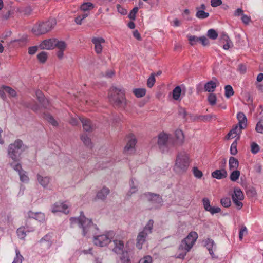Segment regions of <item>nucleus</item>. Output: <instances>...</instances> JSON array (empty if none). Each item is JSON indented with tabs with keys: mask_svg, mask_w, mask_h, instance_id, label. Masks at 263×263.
Here are the masks:
<instances>
[{
	"mask_svg": "<svg viewBox=\"0 0 263 263\" xmlns=\"http://www.w3.org/2000/svg\"><path fill=\"white\" fill-rule=\"evenodd\" d=\"M130 189L128 193H127V195L128 196H132V195L133 193H136L138 189H137V184H135L134 183V181L133 179H132L130 182Z\"/></svg>",
	"mask_w": 263,
	"mask_h": 263,
	"instance_id": "58836bf2",
	"label": "nucleus"
},
{
	"mask_svg": "<svg viewBox=\"0 0 263 263\" xmlns=\"http://www.w3.org/2000/svg\"><path fill=\"white\" fill-rule=\"evenodd\" d=\"M51 211L54 213L61 212L67 214L69 213L68 206L65 202H57L52 206Z\"/></svg>",
	"mask_w": 263,
	"mask_h": 263,
	"instance_id": "9b49d317",
	"label": "nucleus"
},
{
	"mask_svg": "<svg viewBox=\"0 0 263 263\" xmlns=\"http://www.w3.org/2000/svg\"><path fill=\"white\" fill-rule=\"evenodd\" d=\"M190 14V11L188 9H185L183 12L182 15L184 17L185 16H187L186 19L187 20H191V18L189 16Z\"/></svg>",
	"mask_w": 263,
	"mask_h": 263,
	"instance_id": "774afa93",
	"label": "nucleus"
},
{
	"mask_svg": "<svg viewBox=\"0 0 263 263\" xmlns=\"http://www.w3.org/2000/svg\"><path fill=\"white\" fill-rule=\"evenodd\" d=\"M20 178L22 182H27L29 180L28 177L25 174V172L23 171L19 174Z\"/></svg>",
	"mask_w": 263,
	"mask_h": 263,
	"instance_id": "052dcab7",
	"label": "nucleus"
},
{
	"mask_svg": "<svg viewBox=\"0 0 263 263\" xmlns=\"http://www.w3.org/2000/svg\"><path fill=\"white\" fill-rule=\"evenodd\" d=\"M55 39H50L42 42L40 46L42 49L50 50L55 48Z\"/></svg>",
	"mask_w": 263,
	"mask_h": 263,
	"instance_id": "a211bd4d",
	"label": "nucleus"
},
{
	"mask_svg": "<svg viewBox=\"0 0 263 263\" xmlns=\"http://www.w3.org/2000/svg\"><path fill=\"white\" fill-rule=\"evenodd\" d=\"M256 130L259 133H263V120L259 121L256 126Z\"/></svg>",
	"mask_w": 263,
	"mask_h": 263,
	"instance_id": "bf43d9fd",
	"label": "nucleus"
},
{
	"mask_svg": "<svg viewBox=\"0 0 263 263\" xmlns=\"http://www.w3.org/2000/svg\"><path fill=\"white\" fill-rule=\"evenodd\" d=\"M224 90H225L224 95H225L226 97L227 98H230L231 96H233L234 94V91L232 87L230 85H226L224 87Z\"/></svg>",
	"mask_w": 263,
	"mask_h": 263,
	"instance_id": "72a5a7b5",
	"label": "nucleus"
},
{
	"mask_svg": "<svg viewBox=\"0 0 263 263\" xmlns=\"http://www.w3.org/2000/svg\"><path fill=\"white\" fill-rule=\"evenodd\" d=\"M207 36L212 40H215L218 37V33L214 29H210L207 32Z\"/></svg>",
	"mask_w": 263,
	"mask_h": 263,
	"instance_id": "a19ab883",
	"label": "nucleus"
},
{
	"mask_svg": "<svg viewBox=\"0 0 263 263\" xmlns=\"http://www.w3.org/2000/svg\"><path fill=\"white\" fill-rule=\"evenodd\" d=\"M244 198L243 192L240 189H236L234 190V194L232 195V200L238 209H240L243 204L241 202Z\"/></svg>",
	"mask_w": 263,
	"mask_h": 263,
	"instance_id": "9d476101",
	"label": "nucleus"
},
{
	"mask_svg": "<svg viewBox=\"0 0 263 263\" xmlns=\"http://www.w3.org/2000/svg\"><path fill=\"white\" fill-rule=\"evenodd\" d=\"M154 221L149 220L144 228L143 231L139 232L137 237L136 247L138 249H141L143 243L145 242L147 236L151 234L153 229Z\"/></svg>",
	"mask_w": 263,
	"mask_h": 263,
	"instance_id": "0eeeda50",
	"label": "nucleus"
},
{
	"mask_svg": "<svg viewBox=\"0 0 263 263\" xmlns=\"http://www.w3.org/2000/svg\"><path fill=\"white\" fill-rule=\"evenodd\" d=\"M153 259L150 256H145L141 258L138 263H152Z\"/></svg>",
	"mask_w": 263,
	"mask_h": 263,
	"instance_id": "4d7b16f0",
	"label": "nucleus"
},
{
	"mask_svg": "<svg viewBox=\"0 0 263 263\" xmlns=\"http://www.w3.org/2000/svg\"><path fill=\"white\" fill-rule=\"evenodd\" d=\"M220 41L223 44V48L224 50H228L233 46V43L229 36L226 34H222L220 36Z\"/></svg>",
	"mask_w": 263,
	"mask_h": 263,
	"instance_id": "f3484780",
	"label": "nucleus"
},
{
	"mask_svg": "<svg viewBox=\"0 0 263 263\" xmlns=\"http://www.w3.org/2000/svg\"><path fill=\"white\" fill-rule=\"evenodd\" d=\"M193 173L194 176L198 179H200L203 176L202 172L199 170L197 167H194L193 168Z\"/></svg>",
	"mask_w": 263,
	"mask_h": 263,
	"instance_id": "09e8293b",
	"label": "nucleus"
},
{
	"mask_svg": "<svg viewBox=\"0 0 263 263\" xmlns=\"http://www.w3.org/2000/svg\"><path fill=\"white\" fill-rule=\"evenodd\" d=\"M169 139V135L161 132L158 135L157 138H154L153 139V141H157L159 148L162 153H164L168 150Z\"/></svg>",
	"mask_w": 263,
	"mask_h": 263,
	"instance_id": "6e6552de",
	"label": "nucleus"
},
{
	"mask_svg": "<svg viewBox=\"0 0 263 263\" xmlns=\"http://www.w3.org/2000/svg\"><path fill=\"white\" fill-rule=\"evenodd\" d=\"M222 0H211V5L213 7H216L222 4Z\"/></svg>",
	"mask_w": 263,
	"mask_h": 263,
	"instance_id": "69168bd1",
	"label": "nucleus"
},
{
	"mask_svg": "<svg viewBox=\"0 0 263 263\" xmlns=\"http://www.w3.org/2000/svg\"><path fill=\"white\" fill-rule=\"evenodd\" d=\"M244 128L240 126L236 125L234 128H232L230 132L228 134L227 137L228 139H232L236 137L238 135H239L242 129Z\"/></svg>",
	"mask_w": 263,
	"mask_h": 263,
	"instance_id": "b1692460",
	"label": "nucleus"
},
{
	"mask_svg": "<svg viewBox=\"0 0 263 263\" xmlns=\"http://www.w3.org/2000/svg\"><path fill=\"white\" fill-rule=\"evenodd\" d=\"M44 118L53 126H56L58 125V122L50 115L44 114Z\"/></svg>",
	"mask_w": 263,
	"mask_h": 263,
	"instance_id": "4c0bfd02",
	"label": "nucleus"
},
{
	"mask_svg": "<svg viewBox=\"0 0 263 263\" xmlns=\"http://www.w3.org/2000/svg\"><path fill=\"white\" fill-rule=\"evenodd\" d=\"M128 138L129 139L124 148V152L125 153H128L130 150L134 149L137 143L136 138L134 135H129Z\"/></svg>",
	"mask_w": 263,
	"mask_h": 263,
	"instance_id": "dca6fc26",
	"label": "nucleus"
},
{
	"mask_svg": "<svg viewBox=\"0 0 263 263\" xmlns=\"http://www.w3.org/2000/svg\"><path fill=\"white\" fill-rule=\"evenodd\" d=\"M248 233L247 228L246 226H243L239 231V237L240 240H242L244 235L247 234Z\"/></svg>",
	"mask_w": 263,
	"mask_h": 263,
	"instance_id": "13d9d810",
	"label": "nucleus"
},
{
	"mask_svg": "<svg viewBox=\"0 0 263 263\" xmlns=\"http://www.w3.org/2000/svg\"><path fill=\"white\" fill-rule=\"evenodd\" d=\"M196 16L199 19H205L209 16V13L204 10H198L196 13Z\"/></svg>",
	"mask_w": 263,
	"mask_h": 263,
	"instance_id": "e433bc0d",
	"label": "nucleus"
},
{
	"mask_svg": "<svg viewBox=\"0 0 263 263\" xmlns=\"http://www.w3.org/2000/svg\"><path fill=\"white\" fill-rule=\"evenodd\" d=\"M113 243L114 245V247L112 249L114 252L117 254H120L123 252L124 246L123 241L115 239L113 240Z\"/></svg>",
	"mask_w": 263,
	"mask_h": 263,
	"instance_id": "aec40b11",
	"label": "nucleus"
},
{
	"mask_svg": "<svg viewBox=\"0 0 263 263\" xmlns=\"http://www.w3.org/2000/svg\"><path fill=\"white\" fill-rule=\"evenodd\" d=\"M203 205L205 211L209 212L213 215L220 212L221 209L219 207H212L210 205V202L208 198H204L202 199Z\"/></svg>",
	"mask_w": 263,
	"mask_h": 263,
	"instance_id": "f8f14e48",
	"label": "nucleus"
},
{
	"mask_svg": "<svg viewBox=\"0 0 263 263\" xmlns=\"http://www.w3.org/2000/svg\"><path fill=\"white\" fill-rule=\"evenodd\" d=\"M239 166L238 160L234 157H230L229 160V167L231 171L236 170Z\"/></svg>",
	"mask_w": 263,
	"mask_h": 263,
	"instance_id": "393cba45",
	"label": "nucleus"
},
{
	"mask_svg": "<svg viewBox=\"0 0 263 263\" xmlns=\"http://www.w3.org/2000/svg\"><path fill=\"white\" fill-rule=\"evenodd\" d=\"M205 246L208 249L209 253L213 258H216L217 257L214 254V250L216 249V245L214 240L208 238L205 240Z\"/></svg>",
	"mask_w": 263,
	"mask_h": 263,
	"instance_id": "2eb2a0df",
	"label": "nucleus"
},
{
	"mask_svg": "<svg viewBox=\"0 0 263 263\" xmlns=\"http://www.w3.org/2000/svg\"><path fill=\"white\" fill-rule=\"evenodd\" d=\"M212 176L217 179H221L227 177V172L224 168L216 170L212 173Z\"/></svg>",
	"mask_w": 263,
	"mask_h": 263,
	"instance_id": "6ab92c4d",
	"label": "nucleus"
},
{
	"mask_svg": "<svg viewBox=\"0 0 263 263\" xmlns=\"http://www.w3.org/2000/svg\"><path fill=\"white\" fill-rule=\"evenodd\" d=\"M25 217L27 219L33 218L41 222H43L45 221V215L42 212L34 213L32 211H29L26 214Z\"/></svg>",
	"mask_w": 263,
	"mask_h": 263,
	"instance_id": "ddd939ff",
	"label": "nucleus"
},
{
	"mask_svg": "<svg viewBox=\"0 0 263 263\" xmlns=\"http://www.w3.org/2000/svg\"><path fill=\"white\" fill-rule=\"evenodd\" d=\"M240 175V173L239 171L236 170H233L230 174V179L232 181H236L238 179Z\"/></svg>",
	"mask_w": 263,
	"mask_h": 263,
	"instance_id": "c9c22d12",
	"label": "nucleus"
},
{
	"mask_svg": "<svg viewBox=\"0 0 263 263\" xmlns=\"http://www.w3.org/2000/svg\"><path fill=\"white\" fill-rule=\"evenodd\" d=\"M37 50V48L36 46H32L28 49V53L31 55H33L35 53Z\"/></svg>",
	"mask_w": 263,
	"mask_h": 263,
	"instance_id": "338daca9",
	"label": "nucleus"
},
{
	"mask_svg": "<svg viewBox=\"0 0 263 263\" xmlns=\"http://www.w3.org/2000/svg\"><path fill=\"white\" fill-rule=\"evenodd\" d=\"M118 263H130V259L127 253L123 254Z\"/></svg>",
	"mask_w": 263,
	"mask_h": 263,
	"instance_id": "864d4df0",
	"label": "nucleus"
},
{
	"mask_svg": "<svg viewBox=\"0 0 263 263\" xmlns=\"http://www.w3.org/2000/svg\"><path fill=\"white\" fill-rule=\"evenodd\" d=\"M237 142L236 140L234 141L231 145L230 153L232 155H235L237 153Z\"/></svg>",
	"mask_w": 263,
	"mask_h": 263,
	"instance_id": "603ef678",
	"label": "nucleus"
},
{
	"mask_svg": "<svg viewBox=\"0 0 263 263\" xmlns=\"http://www.w3.org/2000/svg\"><path fill=\"white\" fill-rule=\"evenodd\" d=\"M181 92V89L180 86H176L172 91L173 98L175 100L179 99Z\"/></svg>",
	"mask_w": 263,
	"mask_h": 263,
	"instance_id": "f704fd0d",
	"label": "nucleus"
},
{
	"mask_svg": "<svg viewBox=\"0 0 263 263\" xmlns=\"http://www.w3.org/2000/svg\"><path fill=\"white\" fill-rule=\"evenodd\" d=\"M93 7L94 5L92 3L87 2L84 3L83 4H82L80 8L81 10L86 12L92 10Z\"/></svg>",
	"mask_w": 263,
	"mask_h": 263,
	"instance_id": "473e14b6",
	"label": "nucleus"
},
{
	"mask_svg": "<svg viewBox=\"0 0 263 263\" xmlns=\"http://www.w3.org/2000/svg\"><path fill=\"white\" fill-rule=\"evenodd\" d=\"M22 146L23 142L20 140L15 141L9 146L8 155L14 162L19 161L21 159Z\"/></svg>",
	"mask_w": 263,
	"mask_h": 263,
	"instance_id": "423d86ee",
	"label": "nucleus"
},
{
	"mask_svg": "<svg viewBox=\"0 0 263 263\" xmlns=\"http://www.w3.org/2000/svg\"><path fill=\"white\" fill-rule=\"evenodd\" d=\"M189 156L184 152L179 153L176 158L175 168L179 172L186 171L189 166Z\"/></svg>",
	"mask_w": 263,
	"mask_h": 263,
	"instance_id": "39448f33",
	"label": "nucleus"
},
{
	"mask_svg": "<svg viewBox=\"0 0 263 263\" xmlns=\"http://www.w3.org/2000/svg\"><path fill=\"white\" fill-rule=\"evenodd\" d=\"M91 42L95 45V50L97 54L101 53L102 51V44L105 43V40L102 37H93Z\"/></svg>",
	"mask_w": 263,
	"mask_h": 263,
	"instance_id": "4468645a",
	"label": "nucleus"
},
{
	"mask_svg": "<svg viewBox=\"0 0 263 263\" xmlns=\"http://www.w3.org/2000/svg\"><path fill=\"white\" fill-rule=\"evenodd\" d=\"M37 176L39 183L44 187H46L50 182V178L48 177H43L39 174Z\"/></svg>",
	"mask_w": 263,
	"mask_h": 263,
	"instance_id": "c85d7f7f",
	"label": "nucleus"
},
{
	"mask_svg": "<svg viewBox=\"0 0 263 263\" xmlns=\"http://www.w3.org/2000/svg\"><path fill=\"white\" fill-rule=\"evenodd\" d=\"M251 151L252 153H253L254 154H257L260 150L259 145L255 142H253L251 144Z\"/></svg>",
	"mask_w": 263,
	"mask_h": 263,
	"instance_id": "5fc2aeb1",
	"label": "nucleus"
},
{
	"mask_svg": "<svg viewBox=\"0 0 263 263\" xmlns=\"http://www.w3.org/2000/svg\"><path fill=\"white\" fill-rule=\"evenodd\" d=\"M35 94L39 101L41 103L42 106L44 108H47L49 105V102L47 99L45 98L42 92L40 90H37Z\"/></svg>",
	"mask_w": 263,
	"mask_h": 263,
	"instance_id": "412c9836",
	"label": "nucleus"
},
{
	"mask_svg": "<svg viewBox=\"0 0 263 263\" xmlns=\"http://www.w3.org/2000/svg\"><path fill=\"white\" fill-rule=\"evenodd\" d=\"M216 119L215 115L213 114L206 115H196L193 118V121H199L207 122L210 121L211 119Z\"/></svg>",
	"mask_w": 263,
	"mask_h": 263,
	"instance_id": "5701e85b",
	"label": "nucleus"
},
{
	"mask_svg": "<svg viewBox=\"0 0 263 263\" xmlns=\"http://www.w3.org/2000/svg\"><path fill=\"white\" fill-rule=\"evenodd\" d=\"M71 224L74 226L77 224L83 231V235L85 236L93 235V242L96 246L104 247L110 242L114 236L112 231L108 232L105 234L96 235V231L98 230L96 225L92 223L91 220L86 218L82 212L79 217H71L70 219Z\"/></svg>",
	"mask_w": 263,
	"mask_h": 263,
	"instance_id": "f257e3e1",
	"label": "nucleus"
},
{
	"mask_svg": "<svg viewBox=\"0 0 263 263\" xmlns=\"http://www.w3.org/2000/svg\"><path fill=\"white\" fill-rule=\"evenodd\" d=\"M3 92H4L5 91L7 93H8L10 97H15L17 96L16 91L14 89H12V88L9 86L3 85Z\"/></svg>",
	"mask_w": 263,
	"mask_h": 263,
	"instance_id": "2f4dec72",
	"label": "nucleus"
},
{
	"mask_svg": "<svg viewBox=\"0 0 263 263\" xmlns=\"http://www.w3.org/2000/svg\"><path fill=\"white\" fill-rule=\"evenodd\" d=\"M138 11V7H134L130 12L128 17L130 20H135L136 18V14Z\"/></svg>",
	"mask_w": 263,
	"mask_h": 263,
	"instance_id": "6e6d98bb",
	"label": "nucleus"
},
{
	"mask_svg": "<svg viewBox=\"0 0 263 263\" xmlns=\"http://www.w3.org/2000/svg\"><path fill=\"white\" fill-rule=\"evenodd\" d=\"M80 120L82 123L83 127L85 130L89 132L92 130V126L91 122L89 119L84 118H80Z\"/></svg>",
	"mask_w": 263,
	"mask_h": 263,
	"instance_id": "a878e982",
	"label": "nucleus"
},
{
	"mask_svg": "<svg viewBox=\"0 0 263 263\" xmlns=\"http://www.w3.org/2000/svg\"><path fill=\"white\" fill-rule=\"evenodd\" d=\"M187 38L190 41V44L192 46L195 45L198 42H199V37L195 35H188Z\"/></svg>",
	"mask_w": 263,
	"mask_h": 263,
	"instance_id": "49530a36",
	"label": "nucleus"
},
{
	"mask_svg": "<svg viewBox=\"0 0 263 263\" xmlns=\"http://www.w3.org/2000/svg\"><path fill=\"white\" fill-rule=\"evenodd\" d=\"M108 98L114 106L123 107L125 105V92L121 87H112L108 92Z\"/></svg>",
	"mask_w": 263,
	"mask_h": 263,
	"instance_id": "7ed1b4c3",
	"label": "nucleus"
},
{
	"mask_svg": "<svg viewBox=\"0 0 263 263\" xmlns=\"http://www.w3.org/2000/svg\"><path fill=\"white\" fill-rule=\"evenodd\" d=\"M81 139L85 145L91 147V139L86 134L82 135L81 137Z\"/></svg>",
	"mask_w": 263,
	"mask_h": 263,
	"instance_id": "c03bdc74",
	"label": "nucleus"
},
{
	"mask_svg": "<svg viewBox=\"0 0 263 263\" xmlns=\"http://www.w3.org/2000/svg\"><path fill=\"white\" fill-rule=\"evenodd\" d=\"M11 165L16 171L18 172V174L23 171L21 164L17 163L16 164H14L12 163Z\"/></svg>",
	"mask_w": 263,
	"mask_h": 263,
	"instance_id": "0e129e2a",
	"label": "nucleus"
},
{
	"mask_svg": "<svg viewBox=\"0 0 263 263\" xmlns=\"http://www.w3.org/2000/svg\"><path fill=\"white\" fill-rule=\"evenodd\" d=\"M37 59L42 63H44L47 59V53L45 51H42L37 56Z\"/></svg>",
	"mask_w": 263,
	"mask_h": 263,
	"instance_id": "37998d69",
	"label": "nucleus"
},
{
	"mask_svg": "<svg viewBox=\"0 0 263 263\" xmlns=\"http://www.w3.org/2000/svg\"><path fill=\"white\" fill-rule=\"evenodd\" d=\"M216 96L215 94L211 93L208 97V100L211 105H214L216 102Z\"/></svg>",
	"mask_w": 263,
	"mask_h": 263,
	"instance_id": "de8ad7c7",
	"label": "nucleus"
},
{
	"mask_svg": "<svg viewBox=\"0 0 263 263\" xmlns=\"http://www.w3.org/2000/svg\"><path fill=\"white\" fill-rule=\"evenodd\" d=\"M55 47L59 50H65L66 47L65 43L63 41H59L55 39Z\"/></svg>",
	"mask_w": 263,
	"mask_h": 263,
	"instance_id": "79ce46f5",
	"label": "nucleus"
},
{
	"mask_svg": "<svg viewBox=\"0 0 263 263\" xmlns=\"http://www.w3.org/2000/svg\"><path fill=\"white\" fill-rule=\"evenodd\" d=\"M199 42H200L202 45L204 46H207L209 44V41L204 36H202L199 37Z\"/></svg>",
	"mask_w": 263,
	"mask_h": 263,
	"instance_id": "e2e57ef3",
	"label": "nucleus"
},
{
	"mask_svg": "<svg viewBox=\"0 0 263 263\" xmlns=\"http://www.w3.org/2000/svg\"><path fill=\"white\" fill-rule=\"evenodd\" d=\"M156 80L154 74L152 73L149 78L147 79V86L149 88H152L155 84Z\"/></svg>",
	"mask_w": 263,
	"mask_h": 263,
	"instance_id": "3c124183",
	"label": "nucleus"
},
{
	"mask_svg": "<svg viewBox=\"0 0 263 263\" xmlns=\"http://www.w3.org/2000/svg\"><path fill=\"white\" fill-rule=\"evenodd\" d=\"M146 89L143 88H135L133 90V92L137 98H141L146 94Z\"/></svg>",
	"mask_w": 263,
	"mask_h": 263,
	"instance_id": "7c9ffc66",
	"label": "nucleus"
},
{
	"mask_svg": "<svg viewBox=\"0 0 263 263\" xmlns=\"http://www.w3.org/2000/svg\"><path fill=\"white\" fill-rule=\"evenodd\" d=\"M237 119L239 121V125L245 128L247 125V118L243 112H239L237 114Z\"/></svg>",
	"mask_w": 263,
	"mask_h": 263,
	"instance_id": "bb28decb",
	"label": "nucleus"
},
{
	"mask_svg": "<svg viewBox=\"0 0 263 263\" xmlns=\"http://www.w3.org/2000/svg\"><path fill=\"white\" fill-rule=\"evenodd\" d=\"M198 235L195 231L191 232L188 235L182 240L179 248V253L176 255V258L183 259L186 253L189 252L196 241Z\"/></svg>",
	"mask_w": 263,
	"mask_h": 263,
	"instance_id": "f03ea898",
	"label": "nucleus"
},
{
	"mask_svg": "<svg viewBox=\"0 0 263 263\" xmlns=\"http://www.w3.org/2000/svg\"><path fill=\"white\" fill-rule=\"evenodd\" d=\"M52 233H48L46 235H45L43 238H42L39 242L41 244L45 243L46 248L47 249H49L52 244Z\"/></svg>",
	"mask_w": 263,
	"mask_h": 263,
	"instance_id": "4be33fe9",
	"label": "nucleus"
},
{
	"mask_svg": "<svg viewBox=\"0 0 263 263\" xmlns=\"http://www.w3.org/2000/svg\"><path fill=\"white\" fill-rule=\"evenodd\" d=\"M175 136L176 138L178 140H180V142L182 143L183 139V135L182 132L181 130H176Z\"/></svg>",
	"mask_w": 263,
	"mask_h": 263,
	"instance_id": "680f3d73",
	"label": "nucleus"
},
{
	"mask_svg": "<svg viewBox=\"0 0 263 263\" xmlns=\"http://www.w3.org/2000/svg\"><path fill=\"white\" fill-rule=\"evenodd\" d=\"M18 237L20 239H24L26 236L24 227H20L17 230Z\"/></svg>",
	"mask_w": 263,
	"mask_h": 263,
	"instance_id": "8fccbe9b",
	"label": "nucleus"
},
{
	"mask_svg": "<svg viewBox=\"0 0 263 263\" xmlns=\"http://www.w3.org/2000/svg\"><path fill=\"white\" fill-rule=\"evenodd\" d=\"M221 204L225 208H229L231 205V201L229 197H223L220 200Z\"/></svg>",
	"mask_w": 263,
	"mask_h": 263,
	"instance_id": "ea45409f",
	"label": "nucleus"
},
{
	"mask_svg": "<svg viewBox=\"0 0 263 263\" xmlns=\"http://www.w3.org/2000/svg\"><path fill=\"white\" fill-rule=\"evenodd\" d=\"M143 197L146 198L151 203V209H156L159 208L162 205V199L158 194H155L148 193L143 195Z\"/></svg>",
	"mask_w": 263,
	"mask_h": 263,
	"instance_id": "1a4fd4ad",
	"label": "nucleus"
},
{
	"mask_svg": "<svg viewBox=\"0 0 263 263\" xmlns=\"http://www.w3.org/2000/svg\"><path fill=\"white\" fill-rule=\"evenodd\" d=\"M217 85L215 82L213 81H210L205 84L204 89L205 91L212 92L215 90V89Z\"/></svg>",
	"mask_w": 263,
	"mask_h": 263,
	"instance_id": "cd10ccee",
	"label": "nucleus"
},
{
	"mask_svg": "<svg viewBox=\"0 0 263 263\" xmlns=\"http://www.w3.org/2000/svg\"><path fill=\"white\" fill-rule=\"evenodd\" d=\"M16 257H15L12 263H22L23 257L20 254V252L18 249L15 250Z\"/></svg>",
	"mask_w": 263,
	"mask_h": 263,
	"instance_id": "a18cd8bd",
	"label": "nucleus"
},
{
	"mask_svg": "<svg viewBox=\"0 0 263 263\" xmlns=\"http://www.w3.org/2000/svg\"><path fill=\"white\" fill-rule=\"evenodd\" d=\"M57 21L55 18H50L46 22L36 24L32 29V32L36 35L46 33L55 26Z\"/></svg>",
	"mask_w": 263,
	"mask_h": 263,
	"instance_id": "20e7f679",
	"label": "nucleus"
},
{
	"mask_svg": "<svg viewBox=\"0 0 263 263\" xmlns=\"http://www.w3.org/2000/svg\"><path fill=\"white\" fill-rule=\"evenodd\" d=\"M109 193V190L106 187H104L101 190L98 192L97 196L99 199H104Z\"/></svg>",
	"mask_w": 263,
	"mask_h": 263,
	"instance_id": "c756f323",
	"label": "nucleus"
}]
</instances>
